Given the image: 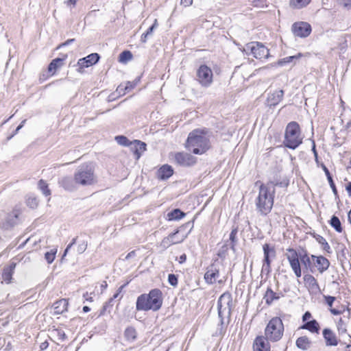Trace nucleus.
Here are the masks:
<instances>
[{
  "instance_id": "f257e3e1",
  "label": "nucleus",
  "mask_w": 351,
  "mask_h": 351,
  "mask_svg": "<svg viewBox=\"0 0 351 351\" xmlns=\"http://www.w3.org/2000/svg\"><path fill=\"white\" fill-rule=\"evenodd\" d=\"M206 130L196 129L191 132L188 136L186 147L194 154H202L210 147L209 138L206 136Z\"/></svg>"
},
{
  "instance_id": "f03ea898",
  "label": "nucleus",
  "mask_w": 351,
  "mask_h": 351,
  "mask_svg": "<svg viewBox=\"0 0 351 351\" xmlns=\"http://www.w3.org/2000/svg\"><path fill=\"white\" fill-rule=\"evenodd\" d=\"M162 304V293L158 289H154L148 294H141L136 300V309L138 311H148L159 310Z\"/></svg>"
},
{
  "instance_id": "7ed1b4c3",
  "label": "nucleus",
  "mask_w": 351,
  "mask_h": 351,
  "mask_svg": "<svg viewBox=\"0 0 351 351\" xmlns=\"http://www.w3.org/2000/svg\"><path fill=\"white\" fill-rule=\"evenodd\" d=\"M275 189H270L268 185L262 184L259 188L258 195L256 199V207L260 215L266 216L273 207Z\"/></svg>"
},
{
  "instance_id": "20e7f679",
  "label": "nucleus",
  "mask_w": 351,
  "mask_h": 351,
  "mask_svg": "<svg viewBox=\"0 0 351 351\" xmlns=\"http://www.w3.org/2000/svg\"><path fill=\"white\" fill-rule=\"evenodd\" d=\"M303 137L299 124L295 121L289 123L286 127L283 144L285 147L295 149L302 143Z\"/></svg>"
},
{
  "instance_id": "39448f33",
  "label": "nucleus",
  "mask_w": 351,
  "mask_h": 351,
  "mask_svg": "<svg viewBox=\"0 0 351 351\" xmlns=\"http://www.w3.org/2000/svg\"><path fill=\"white\" fill-rule=\"evenodd\" d=\"M74 180L80 186L93 185L97 182L94 168L91 163L80 165L74 173Z\"/></svg>"
},
{
  "instance_id": "423d86ee",
  "label": "nucleus",
  "mask_w": 351,
  "mask_h": 351,
  "mask_svg": "<svg viewBox=\"0 0 351 351\" xmlns=\"http://www.w3.org/2000/svg\"><path fill=\"white\" fill-rule=\"evenodd\" d=\"M284 324L278 317H273L265 328V337L271 342L280 341L284 334Z\"/></svg>"
},
{
  "instance_id": "0eeeda50",
  "label": "nucleus",
  "mask_w": 351,
  "mask_h": 351,
  "mask_svg": "<svg viewBox=\"0 0 351 351\" xmlns=\"http://www.w3.org/2000/svg\"><path fill=\"white\" fill-rule=\"evenodd\" d=\"M232 296L229 293H223L219 298L217 302L218 315L220 318L221 324H223V317L230 315L232 306Z\"/></svg>"
},
{
  "instance_id": "6e6552de",
  "label": "nucleus",
  "mask_w": 351,
  "mask_h": 351,
  "mask_svg": "<svg viewBox=\"0 0 351 351\" xmlns=\"http://www.w3.org/2000/svg\"><path fill=\"white\" fill-rule=\"evenodd\" d=\"M245 51H250L253 56L256 59H267L269 57V49L262 43L258 42H252L247 43L244 49Z\"/></svg>"
},
{
  "instance_id": "1a4fd4ad",
  "label": "nucleus",
  "mask_w": 351,
  "mask_h": 351,
  "mask_svg": "<svg viewBox=\"0 0 351 351\" xmlns=\"http://www.w3.org/2000/svg\"><path fill=\"white\" fill-rule=\"evenodd\" d=\"M222 265V263L219 262L218 258L213 259V263L208 267L207 271L204 274V279L206 283L213 285L217 282L219 276L220 267Z\"/></svg>"
},
{
  "instance_id": "9d476101",
  "label": "nucleus",
  "mask_w": 351,
  "mask_h": 351,
  "mask_svg": "<svg viewBox=\"0 0 351 351\" xmlns=\"http://www.w3.org/2000/svg\"><path fill=\"white\" fill-rule=\"evenodd\" d=\"M197 80L204 87H208L213 82V71L206 65H201L197 71Z\"/></svg>"
},
{
  "instance_id": "9b49d317",
  "label": "nucleus",
  "mask_w": 351,
  "mask_h": 351,
  "mask_svg": "<svg viewBox=\"0 0 351 351\" xmlns=\"http://www.w3.org/2000/svg\"><path fill=\"white\" fill-rule=\"evenodd\" d=\"M291 30L294 36L306 38L308 36L311 32V26L306 22H296L292 25Z\"/></svg>"
},
{
  "instance_id": "f8f14e48",
  "label": "nucleus",
  "mask_w": 351,
  "mask_h": 351,
  "mask_svg": "<svg viewBox=\"0 0 351 351\" xmlns=\"http://www.w3.org/2000/svg\"><path fill=\"white\" fill-rule=\"evenodd\" d=\"M177 164L184 167H190L196 162V158L185 152H178L174 156Z\"/></svg>"
},
{
  "instance_id": "ddd939ff",
  "label": "nucleus",
  "mask_w": 351,
  "mask_h": 351,
  "mask_svg": "<svg viewBox=\"0 0 351 351\" xmlns=\"http://www.w3.org/2000/svg\"><path fill=\"white\" fill-rule=\"evenodd\" d=\"M99 58L100 56L98 53H93L85 58L80 59L77 62V65L79 66L77 71L79 72H82V70L84 68H87L96 64L99 60Z\"/></svg>"
},
{
  "instance_id": "4468645a",
  "label": "nucleus",
  "mask_w": 351,
  "mask_h": 351,
  "mask_svg": "<svg viewBox=\"0 0 351 351\" xmlns=\"http://www.w3.org/2000/svg\"><path fill=\"white\" fill-rule=\"evenodd\" d=\"M269 341L264 336H257L253 343V351H271Z\"/></svg>"
},
{
  "instance_id": "2eb2a0df",
  "label": "nucleus",
  "mask_w": 351,
  "mask_h": 351,
  "mask_svg": "<svg viewBox=\"0 0 351 351\" xmlns=\"http://www.w3.org/2000/svg\"><path fill=\"white\" fill-rule=\"evenodd\" d=\"M322 335L326 346H337L339 344V340L330 328H324L322 331Z\"/></svg>"
},
{
  "instance_id": "dca6fc26",
  "label": "nucleus",
  "mask_w": 351,
  "mask_h": 351,
  "mask_svg": "<svg viewBox=\"0 0 351 351\" xmlns=\"http://www.w3.org/2000/svg\"><path fill=\"white\" fill-rule=\"evenodd\" d=\"M311 259L315 262L317 270L321 274L326 271L330 266V261L323 256L311 255Z\"/></svg>"
},
{
  "instance_id": "f3484780",
  "label": "nucleus",
  "mask_w": 351,
  "mask_h": 351,
  "mask_svg": "<svg viewBox=\"0 0 351 351\" xmlns=\"http://www.w3.org/2000/svg\"><path fill=\"white\" fill-rule=\"evenodd\" d=\"M19 215V212L17 210H14L7 216L5 220L1 223L0 226L5 230H8L12 228L18 223Z\"/></svg>"
},
{
  "instance_id": "a211bd4d",
  "label": "nucleus",
  "mask_w": 351,
  "mask_h": 351,
  "mask_svg": "<svg viewBox=\"0 0 351 351\" xmlns=\"http://www.w3.org/2000/svg\"><path fill=\"white\" fill-rule=\"evenodd\" d=\"M178 233V230H176V232L171 233L167 237H165L160 243V246L163 249H167L172 245L180 243L182 242L184 239L177 238Z\"/></svg>"
},
{
  "instance_id": "6ab92c4d",
  "label": "nucleus",
  "mask_w": 351,
  "mask_h": 351,
  "mask_svg": "<svg viewBox=\"0 0 351 351\" xmlns=\"http://www.w3.org/2000/svg\"><path fill=\"white\" fill-rule=\"evenodd\" d=\"M284 90H276L272 93H269L267 98V104L269 107H273L278 105L283 99Z\"/></svg>"
},
{
  "instance_id": "aec40b11",
  "label": "nucleus",
  "mask_w": 351,
  "mask_h": 351,
  "mask_svg": "<svg viewBox=\"0 0 351 351\" xmlns=\"http://www.w3.org/2000/svg\"><path fill=\"white\" fill-rule=\"evenodd\" d=\"M58 184L66 191H73L76 190V186L78 185L77 184L75 183L74 178H73L69 176H64L61 178L58 181Z\"/></svg>"
},
{
  "instance_id": "412c9836",
  "label": "nucleus",
  "mask_w": 351,
  "mask_h": 351,
  "mask_svg": "<svg viewBox=\"0 0 351 351\" xmlns=\"http://www.w3.org/2000/svg\"><path fill=\"white\" fill-rule=\"evenodd\" d=\"M289 184V180L286 176H276L272 180H270L265 185H268L272 189H275L276 186L287 187Z\"/></svg>"
},
{
  "instance_id": "4be33fe9",
  "label": "nucleus",
  "mask_w": 351,
  "mask_h": 351,
  "mask_svg": "<svg viewBox=\"0 0 351 351\" xmlns=\"http://www.w3.org/2000/svg\"><path fill=\"white\" fill-rule=\"evenodd\" d=\"M123 287V286L120 287L119 289L117 291V292L113 295V296L110 298L107 302H105L102 308L101 309L99 315H104L106 314V312H110L114 305V301L117 298H118V296L121 293Z\"/></svg>"
},
{
  "instance_id": "5701e85b",
  "label": "nucleus",
  "mask_w": 351,
  "mask_h": 351,
  "mask_svg": "<svg viewBox=\"0 0 351 351\" xmlns=\"http://www.w3.org/2000/svg\"><path fill=\"white\" fill-rule=\"evenodd\" d=\"M263 250L264 254L263 262L271 263V258L276 257V250L274 246L270 244L265 243L263 245Z\"/></svg>"
},
{
  "instance_id": "b1692460",
  "label": "nucleus",
  "mask_w": 351,
  "mask_h": 351,
  "mask_svg": "<svg viewBox=\"0 0 351 351\" xmlns=\"http://www.w3.org/2000/svg\"><path fill=\"white\" fill-rule=\"evenodd\" d=\"M16 267V263L12 262L9 265L4 267L2 273V279L7 283L11 282L12 276Z\"/></svg>"
},
{
  "instance_id": "393cba45",
  "label": "nucleus",
  "mask_w": 351,
  "mask_h": 351,
  "mask_svg": "<svg viewBox=\"0 0 351 351\" xmlns=\"http://www.w3.org/2000/svg\"><path fill=\"white\" fill-rule=\"evenodd\" d=\"M173 173V168L168 165H162L157 172V176L160 180H167Z\"/></svg>"
},
{
  "instance_id": "a878e982",
  "label": "nucleus",
  "mask_w": 351,
  "mask_h": 351,
  "mask_svg": "<svg viewBox=\"0 0 351 351\" xmlns=\"http://www.w3.org/2000/svg\"><path fill=\"white\" fill-rule=\"evenodd\" d=\"M280 298V295L279 293L274 292L271 287H268L263 299L265 300V303L267 305H271L274 301L279 300Z\"/></svg>"
},
{
  "instance_id": "bb28decb",
  "label": "nucleus",
  "mask_w": 351,
  "mask_h": 351,
  "mask_svg": "<svg viewBox=\"0 0 351 351\" xmlns=\"http://www.w3.org/2000/svg\"><path fill=\"white\" fill-rule=\"evenodd\" d=\"M69 302L68 300L66 299H61L54 302L53 306L55 310V313L62 314L64 311H66Z\"/></svg>"
},
{
  "instance_id": "cd10ccee",
  "label": "nucleus",
  "mask_w": 351,
  "mask_h": 351,
  "mask_svg": "<svg viewBox=\"0 0 351 351\" xmlns=\"http://www.w3.org/2000/svg\"><path fill=\"white\" fill-rule=\"evenodd\" d=\"M336 252L337 258L343 263L347 260V254H348L346 245L343 243H338L336 247Z\"/></svg>"
},
{
  "instance_id": "c85d7f7f",
  "label": "nucleus",
  "mask_w": 351,
  "mask_h": 351,
  "mask_svg": "<svg viewBox=\"0 0 351 351\" xmlns=\"http://www.w3.org/2000/svg\"><path fill=\"white\" fill-rule=\"evenodd\" d=\"M303 329L308 330L311 332L313 333H318L320 329V326L319 323L315 319H312L311 321L305 322L301 327Z\"/></svg>"
},
{
  "instance_id": "c756f323",
  "label": "nucleus",
  "mask_w": 351,
  "mask_h": 351,
  "mask_svg": "<svg viewBox=\"0 0 351 351\" xmlns=\"http://www.w3.org/2000/svg\"><path fill=\"white\" fill-rule=\"evenodd\" d=\"M324 299H325V302L326 304L329 306L330 307V312L334 315H341L343 313L345 312V309H343V311H341V310H338L337 308H332V304L334 303V302L336 300V298L334 297V296H331V295H324Z\"/></svg>"
},
{
  "instance_id": "7c9ffc66",
  "label": "nucleus",
  "mask_w": 351,
  "mask_h": 351,
  "mask_svg": "<svg viewBox=\"0 0 351 351\" xmlns=\"http://www.w3.org/2000/svg\"><path fill=\"white\" fill-rule=\"evenodd\" d=\"M296 346L303 350H308L311 346V341L306 336H302L297 339Z\"/></svg>"
},
{
  "instance_id": "2f4dec72",
  "label": "nucleus",
  "mask_w": 351,
  "mask_h": 351,
  "mask_svg": "<svg viewBox=\"0 0 351 351\" xmlns=\"http://www.w3.org/2000/svg\"><path fill=\"white\" fill-rule=\"evenodd\" d=\"M313 238L316 240L317 243H319L322 245V248L323 250L326 252L328 254L332 253V250L330 246L329 245L328 243L326 241V240L321 235L314 233L313 234Z\"/></svg>"
},
{
  "instance_id": "473e14b6",
  "label": "nucleus",
  "mask_w": 351,
  "mask_h": 351,
  "mask_svg": "<svg viewBox=\"0 0 351 351\" xmlns=\"http://www.w3.org/2000/svg\"><path fill=\"white\" fill-rule=\"evenodd\" d=\"M124 337L129 342H134L137 339V332L132 326H128L124 331Z\"/></svg>"
},
{
  "instance_id": "72a5a7b5",
  "label": "nucleus",
  "mask_w": 351,
  "mask_h": 351,
  "mask_svg": "<svg viewBox=\"0 0 351 351\" xmlns=\"http://www.w3.org/2000/svg\"><path fill=\"white\" fill-rule=\"evenodd\" d=\"M65 58H56L48 66V71L54 74L56 71L63 65Z\"/></svg>"
},
{
  "instance_id": "f704fd0d",
  "label": "nucleus",
  "mask_w": 351,
  "mask_h": 351,
  "mask_svg": "<svg viewBox=\"0 0 351 351\" xmlns=\"http://www.w3.org/2000/svg\"><path fill=\"white\" fill-rule=\"evenodd\" d=\"M228 240L226 241L225 243L222 245V246L218 250L217 256V258H220L221 261L219 262H221L223 263V261L226 259L228 250H229V244H228Z\"/></svg>"
},
{
  "instance_id": "c9c22d12",
  "label": "nucleus",
  "mask_w": 351,
  "mask_h": 351,
  "mask_svg": "<svg viewBox=\"0 0 351 351\" xmlns=\"http://www.w3.org/2000/svg\"><path fill=\"white\" fill-rule=\"evenodd\" d=\"M322 168L327 177V180L328 181L330 188L332 189L333 193L335 195H337V190L328 169L324 164H322Z\"/></svg>"
},
{
  "instance_id": "e433bc0d",
  "label": "nucleus",
  "mask_w": 351,
  "mask_h": 351,
  "mask_svg": "<svg viewBox=\"0 0 351 351\" xmlns=\"http://www.w3.org/2000/svg\"><path fill=\"white\" fill-rule=\"evenodd\" d=\"M304 280L306 285H307L310 289H319V285L313 276L311 274H306L304 276Z\"/></svg>"
},
{
  "instance_id": "4c0bfd02",
  "label": "nucleus",
  "mask_w": 351,
  "mask_h": 351,
  "mask_svg": "<svg viewBox=\"0 0 351 351\" xmlns=\"http://www.w3.org/2000/svg\"><path fill=\"white\" fill-rule=\"evenodd\" d=\"M186 214L178 208L173 209L171 212L168 213L167 218L169 220H179L184 217Z\"/></svg>"
},
{
  "instance_id": "58836bf2",
  "label": "nucleus",
  "mask_w": 351,
  "mask_h": 351,
  "mask_svg": "<svg viewBox=\"0 0 351 351\" xmlns=\"http://www.w3.org/2000/svg\"><path fill=\"white\" fill-rule=\"evenodd\" d=\"M329 224L337 232H342L343 228L341 223L338 217L332 215L329 221Z\"/></svg>"
},
{
  "instance_id": "ea45409f",
  "label": "nucleus",
  "mask_w": 351,
  "mask_h": 351,
  "mask_svg": "<svg viewBox=\"0 0 351 351\" xmlns=\"http://www.w3.org/2000/svg\"><path fill=\"white\" fill-rule=\"evenodd\" d=\"M133 143L135 147L134 153L138 158L141 153L146 150V144L138 140L134 141Z\"/></svg>"
},
{
  "instance_id": "a19ab883",
  "label": "nucleus",
  "mask_w": 351,
  "mask_h": 351,
  "mask_svg": "<svg viewBox=\"0 0 351 351\" xmlns=\"http://www.w3.org/2000/svg\"><path fill=\"white\" fill-rule=\"evenodd\" d=\"M302 56V54L299 53H298L297 55H295V56H287V57H285L282 59H280V60H278V64L279 66H283L286 64H288V63H290L295 60H298L300 57Z\"/></svg>"
},
{
  "instance_id": "79ce46f5",
  "label": "nucleus",
  "mask_w": 351,
  "mask_h": 351,
  "mask_svg": "<svg viewBox=\"0 0 351 351\" xmlns=\"http://www.w3.org/2000/svg\"><path fill=\"white\" fill-rule=\"evenodd\" d=\"M311 0H290V5L293 8L300 9L306 7Z\"/></svg>"
},
{
  "instance_id": "37998d69",
  "label": "nucleus",
  "mask_w": 351,
  "mask_h": 351,
  "mask_svg": "<svg viewBox=\"0 0 351 351\" xmlns=\"http://www.w3.org/2000/svg\"><path fill=\"white\" fill-rule=\"evenodd\" d=\"M289 264L295 275L300 278L302 275V271L299 259L295 261H291Z\"/></svg>"
},
{
  "instance_id": "c03bdc74",
  "label": "nucleus",
  "mask_w": 351,
  "mask_h": 351,
  "mask_svg": "<svg viewBox=\"0 0 351 351\" xmlns=\"http://www.w3.org/2000/svg\"><path fill=\"white\" fill-rule=\"evenodd\" d=\"M287 251V253L285 254V256L289 263L291 261H295L299 259V256L295 250L293 248H288Z\"/></svg>"
},
{
  "instance_id": "a18cd8bd",
  "label": "nucleus",
  "mask_w": 351,
  "mask_h": 351,
  "mask_svg": "<svg viewBox=\"0 0 351 351\" xmlns=\"http://www.w3.org/2000/svg\"><path fill=\"white\" fill-rule=\"evenodd\" d=\"M132 57L133 56L131 51L125 50L120 53L119 60L120 62L126 63L127 62L131 60Z\"/></svg>"
},
{
  "instance_id": "49530a36",
  "label": "nucleus",
  "mask_w": 351,
  "mask_h": 351,
  "mask_svg": "<svg viewBox=\"0 0 351 351\" xmlns=\"http://www.w3.org/2000/svg\"><path fill=\"white\" fill-rule=\"evenodd\" d=\"M38 188L45 196L51 195V191L48 188V184L43 180H39Z\"/></svg>"
},
{
  "instance_id": "de8ad7c7",
  "label": "nucleus",
  "mask_w": 351,
  "mask_h": 351,
  "mask_svg": "<svg viewBox=\"0 0 351 351\" xmlns=\"http://www.w3.org/2000/svg\"><path fill=\"white\" fill-rule=\"evenodd\" d=\"M337 326L339 334H345L347 332L346 324L342 318L339 319Z\"/></svg>"
},
{
  "instance_id": "09e8293b",
  "label": "nucleus",
  "mask_w": 351,
  "mask_h": 351,
  "mask_svg": "<svg viewBox=\"0 0 351 351\" xmlns=\"http://www.w3.org/2000/svg\"><path fill=\"white\" fill-rule=\"evenodd\" d=\"M56 250H51L50 252H47L45 254V258L47 262L50 264L51 263L56 257Z\"/></svg>"
},
{
  "instance_id": "8fccbe9b",
  "label": "nucleus",
  "mask_w": 351,
  "mask_h": 351,
  "mask_svg": "<svg viewBox=\"0 0 351 351\" xmlns=\"http://www.w3.org/2000/svg\"><path fill=\"white\" fill-rule=\"evenodd\" d=\"M311 256L309 257L306 253H304V255L300 256V259L302 263L306 267H308L311 265Z\"/></svg>"
},
{
  "instance_id": "3c124183",
  "label": "nucleus",
  "mask_w": 351,
  "mask_h": 351,
  "mask_svg": "<svg viewBox=\"0 0 351 351\" xmlns=\"http://www.w3.org/2000/svg\"><path fill=\"white\" fill-rule=\"evenodd\" d=\"M115 140L121 145L128 146L130 145L129 140L124 136H117L115 137Z\"/></svg>"
},
{
  "instance_id": "603ef678",
  "label": "nucleus",
  "mask_w": 351,
  "mask_h": 351,
  "mask_svg": "<svg viewBox=\"0 0 351 351\" xmlns=\"http://www.w3.org/2000/svg\"><path fill=\"white\" fill-rule=\"evenodd\" d=\"M38 204V199L35 197H29L27 199V205L32 208L37 207Z\"/></svg>"
},
{
  "instance_id": "864d4df0",
  "label": "nucleus",
  "mask_w": 351,
  "mask_h": 351,
  "mask_svg": "<svg viewBox=\"0 0 351 351\" xmlns=\"http://www.w3.org/2000/svg\"><path fill=\"white\" fill-rule=\"evenodd\" d=\"M168 282L173 287H176L178 285V276L174 274H170L168 276Z\"/></svg>"
},
{
  "instance_id": "5fc2aeb1",
  "label": "nucleus",
  "mask_w": 351,
  "mask_h": 351,
  "mask_svg": "<svg viewBox=\"0 0 351 351\" xmlns=\"http://www.w3.org/2000/svg\"><path fill=\"white\" fill-rule=\"evenodd\" d=\"M237 232H238L237 228H234L232 230V231L230 234V237H229V241H230V243H237Z\"/></svg>"
},
{
  "instance_id": "6e6d98bb",
  "label": "nucleus",
  "mask_w": 351,
  "mask_h": 351,
  "mask_svg": "<svg viewBox=\"0 0 351 351\" xmlns=\"http://www.w3.org/2000/svg\"><path fill=\"white\" fill-rule=\"evenodd\" d=\"M87 248V242L85 241H82L81 243H80L77 247V252L78 254H82L85 252V250Z\"/></svg>"
},
{
  "instance_id": "4d7b16f0",
  "label": "nucleus",
  "mask_w": 351,
  "mask_h": 351,
  "mask_svg": "<svg viewBox=\"0 0 351 351\" xmlns=\"http://www.w3.org/2000/svg\"><path fill=\"white\" fill-rule=\"evenodd\" d=\"M252 5L256 8H263L265 5V0H253Z\"/></svg>"
},
{
  "instance_id": "13d9d810",
  "label": "nucleus",
  "mask_w": 351,
  "mask_h": 351,
  "mask_svg": "<svg viewBox=\"0 0 351 351\" xmlns=\"http://www.w3.org/2000/svg\"><path fill=\"white\" fill-rule=\"evenodd\" d=\"M26 120H23L21 121V123L19 124V125L16 128V130H14V132H13V134L12 135H10V136H8L7 138V139L9 141L10 140L14 135H16L19 131L23 127L24 125V123H25Z\"/></svg>"
},
{
  "instance_id": "bf43d9fd",
  "label": "nucleus",
  "mask_w": 351,
  "mask_h": 351,
  "mask_svg": "<svg viewBox=\"0 0 351 351\" xmlns=\"http://www.w3.org/2000/svg\"><path fill=\"white\" fill-rule=\"evenodd\" d=\"M158 27L157 19H155L154 24L150 26L147 32H145L148 36H151L153 33V31Z\"/></svg>"
},
{
  "instance_id": "052dcab7",
  "label": "nucleus",
  "mask_w": 351,
  "mask_h": 351,
  "mask_svg": "<svg viewBox=\"0 0 351 351\" xmlns=\"http://www.w3.org/2000/svg\"><path fill=\"white\" fill-rule=\"evenodd\" d=\"M124 88H125V85H123V84H120L117 88L116 92L117 93V94L119 95H124L126 93H128V91L126 90H125Z\"/></svg>"
},
{
  "instance_id": "680f3d73",
  "label": "nucleus",
  "mask_w": 351,
  "mask_h": 351,
  "mask_svg": "<svg viewBox=\"0 0 351 351\" xmlns=\"http://www.w3.org/2000/svg\"><path fill=\"white\" fill-rule=\"evenodd\" d=\"M311 140L312 142V152L313 153L315 160L316 162H318V154H317V152L316 149V145H315V141L313 139H311Z\"/></svg>"
},
{
  "instance_id": "e2e57ef3",
  "label": "nucleus",
  "mask_w": 351,
  "mask_h": 351,
  "mask_svg": "<svg viewBox=\"0 0 351 351\" xmlns=\"http://www.w3.org/2000/svg\"><path fill=\"white\" fill-rule=\"evenodd\" d=\"M262 271H265L267 274H269L271 271V263L263 262Z\"/></svg>"
},
{
  "instance_id": "0e129e2a",
  "label": "nucleus",
  "mask_w": 351,
  "mask_h": 351,
  "mask_svg": "<svg viewBox=\"0 0 351 351\" xmlns=\"http://www.w3.org/2000/svg\"><path fill=\"white\" fill-rule=\"evenodd\" d=\"M136 83L137 82H127L124 89L129 92L134 88V86L136 85Z\"/></svg>"
},
{
  "instance_id": "69168bd1",
  "label": "nucleus",
  "mask_w": 351,
  "mask_h": 351,
  "mask_svg": "<svg viewBox=\"0 0 351 351\" xmlns=\"http://www.w3.org/2000/svg\"><path fill=\"white\" fill-rule=\"evenodd\" d=\"M76 241H77V237L75 238H73L71 241V242L67 245V247H66L64 252V254L63 256H66V254H67V252H69V250H70V248L76 243Z\"/></svg>"
},
{
  "instance_id": "338daca9",
  "label": "nucleus",
  "mask_w": 351,
  "mask_h": 351,
  "mask_svg": "<svg viewBox=\"0 0 351 351\" xmlns=\"http://www.w3.org/2000/svg\"><path fill=\"white\" fill-rule=\"evenodd\" d=\"M312 317L311 313L309 311H306L302 315V321L306 322Z\"/></svg>"
},
{
  "instance_id": "774afa93",
  "label": "nucleus",
  "mask_w": 351,
  "mask_h": 351,
  "mask_svg": "<svg viewBox=\"0 0 351 351\" xmlns=\"http://www.w3.org/2000/svg\"><path fill=\"white\" fill-rule=\"evenodd\" d=\"M75 41V39L74 38H71V39H68L66 41H65L64 43L60 44L58 47V48L60 47H64V46H67L69 45H70L71 43H73Z\"/></svg>"
}]
</instances>
